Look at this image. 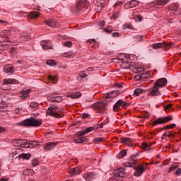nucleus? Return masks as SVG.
I'll return each instance as SVG.
<instances>
[{"instance_id": "obj_1", "label": "nucleus", "mask_w": 181, "mask_h": 181, "mask_svg": "<svg viewBox=\"0 0 181 181\" xmlns=\"http://www.w3.org/2000/svg\"><path fill=\"white\" fill-rule=\"evenodd\" d=\"M42 122L43 121L42 119L31 117L18 122L17 125L19 127H40V124H42Z\"/></svg>"}, {"instance_id": "obj_2", "label": "nucleus", "mask_w": 181, "mask_h": 181, "mask_svg": "<svg viewBox=\"0 0 181 181\" xmlns=\"http://www.w3.org/2000/svg\"><path fill=\"white\" fill-rule=\"evenodd\" d=\"M92 131H94V127H90L83 129L81 132H78L76 133V138L74 139V141L75 144H83V142H86L87 141V138L84 136V135H87V134H90Z\"/></svg>"}, {"instance_id": "obj_3", "label": "nucleus", "mask_w": 181, "mask_h": 181, "mask_svg": "<svg viewBox=\"0 0 181 181\" xmlns=\"http://www.w3.org/2000/svg\"><path fill=\"white\" fill-rule=\"evenodd\" d=\"M87 8H88V1H79L77 6L74 8L73 12L74 13L80 15L83 13V12H86Z\"/></svg>"}, {"instance_id": "obj_4", "label": "nucleus", "mask_w": 181, "mask_h": 181, "mask_svg": "<svg viewBox=\"0 0 181 181\" xmlns=\"http://www.w3.org/2000/svg\"><path fill=\"white\" fill-rule=\"evenodd\" d=\"M127 177V172H125V168H120L117 169L112 177L110 178V181H122L121 178Z\"/></svg>"}, {"instance_id": "obj_5", "label": "nucleus", "mask_w": 181, "mask_h": 181, "mask_svg": "<svg viewBox=\"0 0 181 181\" xmlns=\"http://www.w3.org/2000/svg\"><path fill=\"white\" fill-rule=\"evenodd\" d=\"M62 110L63 109L60 107L52 106L47 109V114L52 117H55V118H61L62 114H60V112H62Z\"/></svg>"}, {"instance_id": "obj_6", "label": "nucleus", "mask_w": 181, "mask_h": 181, "mask_svg": "<svg viewBox=\"0 0 181 181\" xmlns=\"http://www.w3.org/2000/svg\"><path fill=\"white\" fill-rule=\"evenodd\" d=\"M122 108H127L128 107V103L125 102V100H119L113 106V111H115L116 112L119 111Z\"/></svg>"}, {"instance_id": "obj_7", "label": "nucleus", "mask_w": 181, "mask_h": 181, "mask_svg": "<svg viewBox=\"0 0 181 181\" xmlns=\"http://www.w3.org/2000/svg\"><path fill=\"white\" fill-rule=\"evenodd\" d=\"M172 116H167L165 117H159L156 121L152 122L153 127H155L158 124H166V122H169V121H172Z\"/></svg>"}, {"instance_id": "obj_8", "label": "nucleus", "mask_w": 181, "mask_h": 181, "mask_svg": "<svg viewBox=\"0 0 181 181\" xmlns=\"http://www.w3.org/2000/svg\"><path fill=\"white\" fill-rule=\"evenodd\" d=\"M146 166H148V164H141L140 165L135 166V172L134 173V176H136L137 177H139V176H142V173L145 172V168H146Z\"/></svg>"}, {"instance_id": "obj_9", "label": "nucleus", "mask_w": 181, "mask_h": 181, "mask_svg": "<svg viewBox=\"0 0 181 181\" xmlns=\"http://www.w3.org/2000/svg\"><path fill=\"white\" fill-rule=\"evenodd\" d=\"M159 88H160L156 86L154 83V86L149 89L148 95L151 97H158L160 95V90H159Z\"/></svg>"}, {"instance_id": "obj_10", "label": "nucleus", "mask_w": 181, "mask_h": 181, "mask_svg": "<svg viewBox=\"0 0 181 181\" xmlns=\"http://www.w3.org/2000/svg\"><path fill=\"white\" fill-rule=\"evenodd\" d=\"M54 95H57V93H54L49 95L47 97L48 101H50L51 103H62V96H57L54 97Z\"/></svg>"}, {"instance_id": "obj_11", "label": "nucleus", "mask_w": 181, "mask_h": 181, "mask_svg": "<svg viewBox=\"0 0 181 181\" xmlns=\"http://www.w3.org/2000/svg\"><path fill=\"white\" fill-rule=\"evenodd\" d=\"M107 104L103 101L101 102H97L95 104L92 105L91 107L93 108V110H95L96 111H98L100 110H105Z\"/></svg>"}, {"instance_id": "obj_12", "label": "nucleus", "mask_w": 181, "mask_h": 181, "mask_svg": "<svg viewBox=\"0 0 181 181\" xmlns=\"http://www.w3.org/2000/svg\"><path fill=\"white\" fill-rule=\"evenodd\" d=\"M154 84L160 88H163V87H166L168 80L166 78H158Z\"/></svg>"}, {"instance_id": "obj_13", "label": "nucleus", "mask_w": 181, "mask_h": 181, "mask_svg": "<svg viewBox=\"0 0 181 181\" xmlns=\"http://www.w3.org/2000/svg\"><path fill=\"white\" fill-rule=\"evenodd\" d=\"M153 49H160L161 47H165V49H169L170 47V44H168L166 42H158L154 43L151 45Z\"/></svg>"}, {"instance_id": "obj_14", "label": "nucleus", "mask_w": 181, "mask_h": 181, "mask_svg": "<svg viewBox=\"0 0 181 181\" xmlns=\"http://www.w3.org/2000/svg\"><path fill=\"white\" fill-rule=\"evenodd\" d=\"M120 141L122 144H125L127 146L131 147L134 146V140L131 138L121 137Z\"/></svg>"}, {"instance_id": "obj_15", "label": "nucleus", "mask_w": 181, "mask_h": 181, "mask_svg": "<svg viewBox=\"0 0 181 181\" xmlns=\"http://www.w3.org/2000/svg\"><path fill=\"white\" fill-rule=\"evenodd\" d=\"M59 143L57 141L46 143L44 145V150L47 151H52V149H53Z\"/></svg>"}, {"instance_id": "obj_16", "label": "nucleus", "mask_w": 181, "mask_h": 181, "mask_svg": "<svg viewBox=\"0 0 181 181\" xmlns=\"http://www.w3.org/2000/svg\"><path fill=\"white\" fill-rule=\"evenodd\" d=\"M40 45L44 50H49V49H52V43L50 40H43L40 42Z\"/></svg>"}, {"instance_id": "obj_17", "label": "nucleus", "mask_w": 181, "mask_h": 181, "mask_svg": "<svg viewBox=\"0 0 181 181\" xmlns=\"http://www.w3.org/2000/svg\"><path fill=\"white\" fill-rule=\"evenodd\" d=\"M29 93H30V89L24 88L21 90V94H19L20 98L25 100L27 97H29Z\"/></svg>"}, {"instance_id": "obj_18", "label": "nucleus", "mask_w": 181, "mask_h": 181, "mask_svg": "<svg viewBox=\"0 0 181 181\" xmlns=\"http://www.w3.org/2000/svg\"><path fill=\"white\" fill-rule=\"evenodd\" d=\"M96 176L95 173H87L86 174L83 175V177L86 181H91L93 180V179H94V177Z\"/></svg>"}, {"instance_id": "obj_19", "label": "nucleus", "mask_w": 181, "mask_h": 181, "mask_svg": "<svg viewBox=\"0 0 181 181\" xmlns=\"http://www.w3.org/2000/svg\"><path fill=\"white\" fill-rule=\"evenodd\" d=\"M151 73H152V71L141 74V75L136 76V80H145V78H148V77L151 76Z\"/></svg>"}, {"instance_id": "obj_20", "label": "nucleus", "mask_w": 181, "mask_h": 181, "mask_svg": "<svg viewBox=\"0 0 181 181\" xmlns=\"http://www.w3.org/2000/svg\"><path fill=\"white\" fill-rule=\"evenodd\" d=\"M119 95V92L117 90H113L105 95V98H112L113 97H117Z\"/></svg>"}, {"instance_id": "obj_21", "label": "nucleus", "mask_w": 181, "mask_h": 181, "mask_svg": "<svg viewBox=\"0 0 181 181\" xmlns=\"http://www.w3.org/2000/svg\"><path fill=\"white\" fill-rule=\"evenodd\" d=\"M4 73H14L15 69L11 64H7L4 67Z\"/></svg>"}, {"instance_id": "obj_22", "label": "nucleus", "mask_w": 181, "mask_h": 181, "mask_svg": "<svg viewBox=\"0 0 181 181\" xmlns=\"http://www.w3.org/2000/svg\"><path fill=\"white\" fill-rule=\"evenodd\" d=\"M23 142V139H14L12 140V144L16 145V146H20V148L22 147Z\"/></svg>"}, {"instance_id": "obj_23", "label": "nucleus", "mask_w": 181, "mask_h": 181, "mask_svg": "<svg viewBox=\"0 0 181 181\" xmlns=\"http://www.w3.org/2000/svg\"><path fill=\"white\" fill-rule=\"evenodd\" d=\"M137 163H138V160L136 158L134 157H131L128 163V165L127 166L129 168H134V165H136Z\"/></svg>"}, {"instance_id": "obj_24", "label": "nucleus", "mask_w": 181, "mask_h": 181, "mask_svg": "<svg viewBox=\"0 0 181 181\" xmlns=\"http://www.w3.org/2000/svg\"><path fill=\"white\" fill-rule=\"evenodd\" d=\"M19 81L15 78L4 79V84H18Z\"/></svg>"}, {"instance_id": "obj_25", "label": "nucleus", "mask_w": 181, "mask_h": 181, "mask_svg": "<svg viewBox=\"0 0 181 181\" xmlns=\"http://www.w3.org/2000/svg\"><path fill=\"white\" fill-rule=\"evenodd\" d=\"M40 13L36 11L31 12L28 14V19H36V18H39Z\"/></svg>"}, {"instance_id": "obj_26", "label": "nucleus", "mask_w": 181, "mask_h": 181, "mask_svg": "<svg viewBox=\"0 0 181 181\" xmlns=\"http://www.w3.org/2000/svg\"><path fill=\"white\" fill-rule=\"evenodd\" d=\"M45 23L46 25H48V26H51L52 28H54V26H56V25H57V22L52 19L46 20Z\"/></svg>"}, {"instance_id": "obj_27", "label": "nucleus", "mask_w": 181, "mask_h": 181, "mask_svg": "<svg viewBox=\"0 0 181 181\" xmlns=\"http://www.w3.org/2000/svg\"><path fill=\"white\" fill-rule=\"evenodd\" d=\"M81 172V170L80 169V168H72L69 170V173L71 175H78V173H80Z\"/></svg>"}, {"instance_id": "obj_28", "label": "nucleus", "mask_w": 181, "mask_h": 181, "mask_svg": "<svg viewBox=\"0 0 181 181\" xmlns=\"http://www.w3.org/2000/svg\"><path fill=\"white\" fill-rule=\"evenodd\" d=\"M144 91H145V90H144L141 88H136L134 90L133 95H134V97H138V96L141 95V94H142L144 93Z\"/></svg>"}, {"instance_id": "obj_29", "label": "nucleus", "mask_w": 181, "mask_h": 181, "mask_svg": "<svg viewBox=\"0 0 181 181\" xmlns=\"http://www.w3.org/2000/svg\"><path fill=\"white\" fill-rule=\"evenodd\" d=\"M168 2H169V0H156V4L160 6H165Z\"/></svg>"}, {"instance_id": "obj_30", "label": "nucleus", "mask_w": 181, "mask_h": 181, "mask_svg": "<svg viewBox=\"0 0 181 181\" xmlns=\"http://www.w3.org/2000/svg\"><path fill=\"white\" fill-rule=\"evenodd\" d=\"M69 97L74 99L80 98V97H81V93L76 92V93H71V95H69Z\"/></svg>"}, {"instance_id": "obj_31", "label": "nucleus", "mask_w": 181, "mask_h": 181, "mask_svg": "<svg viewBox=\"0 0 181 181\" xmlns=\"http://www.w3.org/2000/svg\"><path fill=\"white\" fill-rule=\"evenodd\" d=\"M30 156H32V154L30 153H23L20 155V158H22V159H26L27 160H29V159H30Z\"/></svg>"}, {"instance_id": "obj_32", "label": "nucleus", "mask_w": 181, "mask_h": 181, "mask_svg": "<svg viewBox=\"0 0 181 181\" xmlns=\"http://www.w3.org/2000/svg\"><path fill=\"white\" fill-rule=\"evenodd\" d=\"M129 2L130 4V6L132 8H135V6H138V5H139V1H138L136 0H131Z\"/></svg>"}, {"instance_id": "obj_33", "label": "nucleus", "mask_w": 181, "mask_h": 181, "mask_svg": "<svg viewBox=\"0 0 181 181\" xmlns=\"http://www.w3.org/2000/svg\"><path fill=\"white\" fill-rule=\"evenodd\" d=\"M29 146H30V142H28V140L23 139L21 148H29Z\"/></svg>"}, {"instance_id": "obj_34", "label": "nucleus", "mask_w": 181, "mask_h": 181, "mask_svg": "<svg viewBox=\"0 0 181 181\" xmlns=\"http://www.w3.org/2000/svg\"><path fill=\"white\" fill-rule=\"evenodd\" d=\"M144 39V35H136L134 37L133 40L134 42L138 43V42H141Z\"/></svg>"}, {"instance_id": "obj_35", "label": "nucleus", "mask_w": 181, "mask_h": 181, "mask_svg": "<svg viewBox=\"0 0 181 181\" xmlns=\"http://www.w3.org/2000/svg\"><path fill=\"white\" fill-rule=\"evenodd\" d=\"M47 78L50 81H52V83H54V84H56L57 83V78L56 77V76H52V75H49L47 76Z\"/></svg>"}, {"instance_id": "obj_36", "label": "nucleus", "mask_w": 181, "mask_h": 181, "mask_svg": "<svg viewBox=\"0 0 181 181\" xmlns=\"http://www.w3.org/2000/svg\"><path fill=\"white\" fill-rule=\"evenodd\" d=\"M179 168V164L177 163H174L172 166L170 167L169 168V173L170 172H172V170H175V169H177Z\"/></svg>"}, {"instance_id": "obj_37", "label": "nucleus", "mask_w": 181, "mask_h": 181, "mask_svg": "<svg viewBox=\"0 0 181 181\" xmlns=\"http://www.w3.org/2000/svg\"><path fill=\"white\" fill-rule=\"evenodd\" d=\"M47 64H48V66H57V63H56L54 60L49 59L47 61Z\"/></svg>"}, {"instance_id": "obj_38", "label": "nucleus", "mask_w": 181, "mask_h": 181, "mask_svg": "<svg viewBox=\"0 0 181 181\" xmlns=\"http://www.w3.org/2000/svg\"><path fill=\"white\" fill-rule=\"evenodd\" d=\"M127 150L124 149V150H122L119 153V158H124V156H127Z\"/></svg>"}, {"instance_id": "obj_39", "label": "nucleus", "mask_w": 181, "mask_h": 181, "mask_svg": "<svg viewBox=\"0 0 181 181\" xmlns=\"http://www.w3.org/2000/svg\"><path fill=\"white\" fill-rule=\"evenodd\" d=\"M175 127H176L175 124H171L167 125L165 127L161 129V131H163V129H168L169 128H170V129H172L175 128Z\"/></svg>"}, {"instance_id": "obj_40", "label": "nucleus", "mask_w": 181, "mask_h": 181, "mask_svg": "<svg viewBox=\"0 0 181 181\" xmlns=\"http://www.w3.org/2000/svg\"><path fill=\"white\" fill-rule=\"evenodd\" d=\"M38 106H39V103H37L36 102H31L30 103V107L31 108H37Z\"/></svg>"}, {"instance_id": "obj_41", "label": "nucleus", "mask_w": 181, "mask_h": 181, "mask_svg": "<svg viewBox=\"0 0 181 181\" xmlns=\"http://www.w3.org/2000/svg\"><path fill=\"white\" fill-rule=\"evenodd\" d=\"M141 146L144 149H146V148H149L150 146H152V143H149L148 144L146 143H143Z\"/></svg>"}, {"instance_id": "obj_42", "label": "nucleus", "mask_w": 181, "mask_h": 181, "mask_svg": "<svg viewBox=\"0 0 181 181\" xmlns=\"http://www.w3.org/2000/svg\"><path fill=\"white\" fill-rule=\"evenodd\" d=\"M64 45L66 46V47H71V46H73V42L71 41H66Z\"/></svg>"}, {"instance_id": "obj_43", "label": "nucleus", "mask_w": 181, "mask_h": 181, "mask_svg": "<svg viewBox=\"0 0 181 181\" xmlns=\"http://www.w3.org/2000/svg\"><path fill=\"white\" fill-rule=\"evenodd\" d=\"M173 105L172 103H169L167 105L164 106L165 111H169L170 110V108H172Z\"/></svg>"}, {"instance_id": "obj_44", "label": "nucleus", "mask_w": 181, "mask_h": 181, "mask_svg": "<svg viewBox=\"0 0 181 181\" xmlns=\"http://www.w3.org/2000/svg\"><path fill=\"white\" fill-rule=\"evenodd\" d=\"M32 165H33V166H34V167L37 166V165H39V160H37V159H33V160H32Z\"/></svg>"}, {"instance_id": "obj_45", "label": "nucleus", "mask_w": 181, "mask_h": 181, "mask_svg": "<svg viewBox=\"0 0 181 181\" xmlns=\"http://www.w3.org/2000/svg\"><path fill=\"white\" fill-rule=\"evenodd\" d=\"M96 6H97V9L98 11H102L103 10V7H101V4L100 3V1L98 0L97 3L95 4Z\"/></svg>"}, {"instance_id": "obj_46", "label": "nucleus", "mask_w": 181, "mask_h": 181, "mask_svg": "<svg viewBox=\"0 0 181 181\" xmlns=\"http://www.w3.org/2000/svg\"><path fill=\"white\" fill-rule=\"evenodd\" d=\"M118 15H119V12L115 11L112 14V19H118Z\"/></svg>"}, {"instance_id": "obj_47", "label": "nucleus", "mask_w": 181, "mask_h": 181, "mask_svg": "<svg viewBox=\"0 0 181 181\" xmlns=\"http://www.w3.org/2000/svg\"><path fill=\"white\" fill-rule=\"evenodd\" d=\"M100 3V8L105 6V0H98Z\"/></svg>"}, {"instance_id": "obj_48", "label": "nucleus", "mask_w": 181, "mask_h": 181, "mask_svg": "<svg viewBox=\"0 0 181 181\" xmlns=\"http://www.w3.org/2000/svg\"><path fill=\"white\" fill-rule=\"evenodd\" d=\"M8 105L5 102H1L0 103V108H6Z\"/></svg>"}, {"instance_id": "obj_49", "label": "nucleus", "mask_w": 181, "mask_h": 181, "mask_svg": "<svg viewBox=\"0 0 181 181\" xmlns=\"http://www.w3.org/2000/svg\"><path fill=\"white\" fill-rule=\"evenodd\" d=\"M171 8H173L172 11H174L175 12H176V11H177V9L179 8V5L177 4L173 5Z\"/></svg>"}, {"instance_id": "obj_50", "label": "nucleus", "mask_w": 181, "mask_h": 181, "mask_svg": "<svg viewBox=\"0 0 181 181\" xmlns=\"http://www.w3.org/2000/svg\"><path fill=\"white\" fill-rule=\"evenodd\" d=\"M64 54L65 55L64 57H70L73 56V52H65Z\"/></svg>"}, {"instance_id": "obj_51", "label": "nucleus", "mask_w": 181, "mask_h": 181, "mask_svg": "<svg viewBox=\"0 0 181 181\" xmlns=\"http://www.w3.org/2000/svg\"><path fill=\"white\" fill-rule=\"evenodd\" d=\"M124 7L125 8V9H129L131 7V4L129 2L126 3L124 6Z\"/></svg>"}, {"instance_id": "obj_52", "label": "nucleus", "mask_w": 181, "mask_h": 181, "mask_svg": "<svg viewBox=\"0 0 181 181\" xmlns=\"http://www.w3.org/2000/svg\"><path fill=\"white\" fill-rule=\"evenodd\" d=\"M103 140L104 139H103V137H97L95 139V142H102Z\"/></svg>"}, {"instance_id": "obj_53", "label": "nucleus", "mask_w": 181, "mask_h": 181, "mask_svg": "<svg viewBox=\"0 0 181 181\" xmlns=\"http://www.w3.org/2000/svg\"><path fill=\"white\" fill-rule=\"evenodd\" d=\"M112 37H119V33H112Z\"/></svg>"}, {"instance_id": "obj_54", "label": "nucleus", "mask_w": 181, "mask_h": 181, "mask_svg": "<svg viewBox=\"0 0 181 181\" xmlns=\"http://www.w3.org/2000/svg\"><path fill=\"white\" fill-rule=\"evenodd\" d=\"M88 117H90V115H88V114H87V113H83V114L82 115V118H83V119H86V118H88Z\"/></svg>"}, {"instance_id": "obj_55", "label": "nucleus", "mask_w": 181, "mask_h": 181, "mask_svg": "<svg viewBox=\"0 0 181 181\" xmlns=\"http://www.w3.org/2000/svg\"><path fill=\"white\" fill-rule=\"evenodd\" d=\"M136 20L138 21L139 22H142V17L141 16H136Z\"/></svg>"}, {"instance_id": "obj_56", "label": "nucleus", "mask_w": 181, "mask_h": 181, "mask_svg": "<svg viewBox=\"0 0 181 181\" xmlns=\"http://www.w3.org/2000/svg\"><path fill=\"white\" fill-rule=\"evenodd\" d=\"M35 144H36V141H30V146L29 148H33L35 146Z\"/></svg>"}, {"instance_id": "obj_57", "label": "nucleus", "mask_w": 181, "mask_h": 181, "mask_svg": "<svg viewBox=\"0 0 181 181\" xmlns=\"http://www.w3.org/2000/svg\"><path fill=\"white\" fill-rule=\"evenodd\" d=\"M124 56V57H125V59H129L130 57H131V55H129V54H128V55H124V54H120L119 56V57H122Z\"/></svg>"}, {"instance_id": "obj_58", "label": "nucleus", "mask_w": 181, "mask_h": 181, "mask_svg": "<svg viewBox=\"0 0 181 181\" xmlns=\"http://www.w3.org/2000/svg\"><path fill=\"white\" fill-rule=\"evenodd\" d=\"M105 31H106L107 33H112V29L110 28H106V29L105 30Z\"/></svg>"}, {"instance_id": "obj_59", "label": "nucleus", "mask_w": 181, "mask_h": 181, "mask_svg": "<svg viewBox=\"0 0 181 181\" xmlns=\"http://www.w3.org/2000/svg\"><path fill=\"white\" fill-rule=\"evenodd\" d=\"M6 129L4 127H0V133L5 132Z\"/></svg>"}, {"instance_id": "obj_60", "label": "nucleus", "mask_w": 181, "mask_h": 181, "mask_svg": "<svg viewBox=\"0 0 181 181\" xmlns=\"http://www.w3.org/2000/svg\"><path fill=\"white\" fill-rule=\"evenodd\" d=\"M81 78H86L87 75L84 73L80 74Z\"/></svg>"}, {"instance_id": "obj_61", "label": "nucleus", "mask_w": 181, "mask_h": 181, "mask_svg": "<svg viewBox=\"0 0 181 181\" xmlns=\"http://www.w3.org/2000/svg\"><path fill=\"white\" fill-rule=\"evenodd\" d=\"M6 23H8V21H4V20H0V25H6Z\"/></svg>"}, {"instance_id": "obj_62", "label": "nucleus", "mask_w": 181, "mask_h": 181, "mask_svg": "<svg viewBox=\"0 0 181 181\" xmlns=\"http://www.w3.org/2000/svg\"><path fill=\"white\" fill-rule=\"evenodd\" d=\"M99 26H105V22L104 21H100L99 22Z\"/></svg>"}, {"instance_id": "obj_63", "label": "nucleus", "mask_w": 181, "mask_h": 181, "mask_svg": "<svg viewBox=\"0 0 181 181\" xmlns=\"http://www.w3.org/2000/svg\"><path fill=\"white\" fill-rule=\"evenodd\" d=\"M144 68H142V67H140V68H137V71H138V73H141V72H142V71H144Z\"/></svg>"}, {"instance_id": "obj_64", "label": "nucleus", "mask_w": 181, "mask_h": 181, "mask_svg": "<svg viewBox=\"0 0 181 181\" xmlns=\"http://www.w3.org/2000/svg\"><path fill=\"white\" fill-rule=\"evenodd\" d=\"M175 173H176V175H180V173H181V169H180V168L177 169V170H176Z\"/></svg>"}]
</instances>
